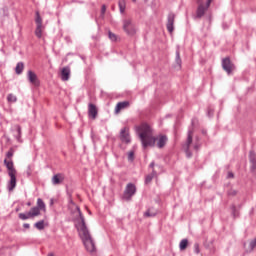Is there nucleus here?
<instances>
[{"label": "nucleus", "mask_w": 256, "mask_h": 256, "mask_svg": "<svg viewBox=\"0 0 256 256\" xmlns=\"http://www.w3.org/2000/svg\"><path fill=\"white\" fill-rule=\"evenodd\" d=\"M250 163L252 164V169H256V154L253 151H250L249 155Z\"/></svg>", "instance_id": "nucleus-20"}, {"label": "nucleus", "mask_w": 256, "mask_h": 256, "mask_svg": "<svg viewBox=\"0 0 256 256\" xmlns=\"http://www.w3.org/2000/svg\"><path fill=\"white\" fill-rule=\"evenodd\" d=\"M108 37L110 39V41H117V35H115V33L109 31L108 32Z\"/></svg>", "instance_id": "nucleus-30"}, {"label": "nucleus", "mask_w": 256, "mask_h": 256, "mask_svg": "<svg viewBox=\"0 0 256 256\" xmlns=\"http://www.w3.org/2000/svg\"><path fill=\"white\" fill-rule=\"evenodd\" d=\"M192 143H193V126L189 127L186 142L182 145V148L185 151L186 157L188 159H191V157H193V153L190 150Z\"/></svg>", "instance_id": "nucleus-4"}, {"label": "nucleus", "mask_w": 256, "mask_h": 256, "mask_svg": "<svg viewBox=\"0 0 256 256\" xmlns=\"http://www.w3.org/2000/svg\"><path fill=\"white\" fill-rule=\"evenodd\" d=\"M228 195L230 197H235V195H237V190H234V189L229 190Z\"/></svg>", "instance_id": "nucleus-36"}, {"label": "nucleus", "mask_w": 256, "mask_h": 256, "mask_svg": "<svg viewBox=\"0 0 256 256\" xmlns=\"http://www.w3.org/2000/svg\"><path fill=\"white\" fill-rule=\"evenodd\" d=\"M25 69V64L23 62H18L15 68L16 75H21Z\"/></svg>", "instance_id": "nucleus-19"}, {"label": "nucleus", "mask_w": 256, "mask_h": 256, "mask_svg": "<svg viewBox=\"0 0 256 256\" xmlns=\"http://www.w3.org/2000/svg\"><path fill=\"white\" fill-rule=\"evenodd\" d=\"M231 209L233 217H239V213H237V208L235 207V205H233Z\"/></svg>", "instance_id": "nucleus-33"}, {"label": "nucleus", "mask_w": 256, "mask_h": 256, "mask_svg": "<svg viewBox=\"0 0 256 256\" xmlns=\"http://www.w3.org/2000/svg\"><path fill=\"white\" fill-rule=\"evenodd\" d=\"M194 252L197 253V254L200 253L199 244L198 243L194 244Z\"/></svg>", "instance_id": "nucleus-37"}, {"label": "nucleus", "mask_w": 256, "mask_h": 256, "mask_svg": "<svg viewBox=\"0 0 256 256\" xmlns=\"http://www.w3.org/2000/svg\"><path fill=\"white\" fill-rule=\"evenodd\" d=\"M24 229H29L31 225L29 223H24L23 224Z\"/></svg>", "instance_id": "nucleus-41"}, {"label": "nucleus", "mask_w": 256, "mask_h": 256, "mask_svg": "<svg viewBox=\"0 0 256 256\" xmlns=\"http://www.w3.org/2000/svg\"><path fill=\"white\" fill-rule=\"evenodd\" d=\"M99 113V110L97 109V106L93 103L88 104V117L90 119H97V115Z\"/></svg>", "instance_id": "nucleus-12"}, {"label": "nucleus", "mask_w": 256, "mask_h": 256, "mask_svg": "<svg viewBox=\"0 0 256 256\" xmlns=\"http://www.w3.org/2000/svg\"><path fill=\"white\" fill-rule=\"evenodd\" d=\"M135 193H137V186L133 183H128L125 187L122 199H124V201H131Z\"/></svg>", "instance_id": "nucleus-6"}, {"label": "nucleus", "mask_w": 256, "mask_h": 256, "mask_svg": "<svg viewBox=\"0 0 256 256\" xmlns=\"http://www.w3.org/2000/svg\"><path fill=\"white\" fill-rule=\"evenodd\" d=\"M150 167L153 169L155 167V162H151Z\"/></svg>", "instance_id": "nucleus-42"}, {"label": "nucleus", "mask_w": 256, "mask_h": 256, "mask_svg": "<svg viewBox=\"0 0 256 256\" xmlns=\"http://www.w3.org/2000/svg\"><path fill=\"white\" fill-rule=\"evenodd\" d=\"M27 79L32 85L39 87V78H37V74H35V72L29 70L27 73Z\"/></svg>", "instance_id": "nucleus-13"}, {"label": "nucleus", "mask_w": 256, "mask_h": 256, "mask_svg": "<svg viewBox=\"0 0 256 256\" xmlns=\"http://www.w3.org/2000/svg\"><path fill=\"white\" fill-rule=\"evenodd\" d=\"M208 115H209V116L213 115V112L209 111V112H208Z\"/></svg>", "instance_id": "nucleus-43"}, {"label": "nucleus", "mask_w": 256, "mask_h": 256, "mask_svg": "<svg viewBox=\"0 0 256 256\" xmlns=\"http://www.w3.org/2000/svg\"><path fill=\"white\" fill-rule=\"evenodd\" d=\"M187 245H189V240H187V239L181 240V242L179 244L180 251H185V249H187Z\"/></svg>", "instance_id": "nucleus-26"}, {"label": "nucleus", "mask_w": 256, "mask_h": 256, "mask_svg": "<svg viewBox=\"0 0 256 256\" xmlns=\"http://www.w3.org/2000/svg\"><path fill=\"white\" fill-rule=\"evenodd\" d=\"M36 207H38V209L40 211H45L46 206H45V202H43V199H41V198L37 199V206Z\"/></svg>", "instance_id": "nucleus-25"}, {"label": "nucleus", "mask_w": 256, "mask_h": 256, "mask_svg": "<svg viewBox=\"0 0 256 256\" xmlns=\"http://www.w3.org/2000/svg\"><path fill=\"white\" fill-rule=\"evenodd\" d=\"M128 161H130V163H133L135 161V151L130 150L128 152Z\"/></svg>", "instance_id": "nucleus-27"}, {"label": "nucleus", "mask_w": 256, "mask_h": 256, "mask_svg": "<svg viewBox=\"0 0 256 256\" xmlns=\"http://www.w3.org/2000/svg\"><path fill=\"white\" fill-rule=\"evenodd\" d=\"M200 147H201V145H199L197 143L193 145V148L195 149V151H199Z\"/></svg>", "instance_id": "nucleus-39"}, {"label": "nucleus", "mask_w": 256, "mask_h": 256, "mask_svg": "<svg viewBox=\"0 0 256 256\" xmlns=\"http://www.w3.org/2000/svg\"><path fill=\"white\" fill-rule=\"evenodd\" d=\"M233 177H235L233 172H228L227 178L228 179H233Z\"/></svg>", "instance_id": "nucleus-40"}, {"label": "nucleus", "mask_w": 256, "mask_h": 256, "mask_svg": "<svg viewBox=\"0 0 256 256\" xmlns=\"http://www.w3.org/2000/svg\"><path fill=\"white\" fill-rule=\"evenodd\" d=\"M176 63L179 67H181V54L179 53V51H176Z\"/></svg>", "instance_id": "nucleus-31"}, {"label": "nucleus", "mask_w": 256, "mask_h": 256, "mask_svg": "<svg viewBox=\"0 0 256 256\" xmlns=\"http://www.w3.org/2000/svg\"><path fill=\"white\" fill-rule=\"evenodd\" d=\"M19 219H21L22 221H27V219H33L30 212H26V213H20L18 214Z\"/></svg>", "instance_id": "nucleus-24"}, {"label": "nucleus", "mask_w": 256, "mask_h": 256, "mask_svg": "<svg viewBox=\"0 0 256 256\" xmlns=\"http://www.w3.org/2000/svg\"><path fill=\"white\" fill-rule=\"evenodd\" d=\"M120 140L122 143H125L126 145H129L131 143V135L129 134V128L124 127L120 131Z\"/></svg>", "instance_id": "nucleus-11"}, {"label": "nucleus", "mask_w": 256, "mask_h": 256, "mask_svg": "<svg viewBox=\"0 0 256 256\" xmlns=\"http://www.w3.org/2000/svg\"><path fill=\"white\" fill-rule=\"evenodd\" d=\"M13 131H14V137L17 139V141L21 140V126L18 124L13 126Z\"/></svg>", "instance_id": "nucleus-17"}, {"label": "nucleus", "mask_w": 256, "mask_h": 256, "mask_svg": "<svg viewBox=\"0 0 256 256\" xmlns=\"http://www.w3.org/2000/svg\"><path fill=\"white\" fill-rule=\"evenodd\" d=\"M157 177V172L155 170L152 171L151 174L147 175L145 178L146 185H149L153 181V178Z\"/></svg>", "instance_id": "nucleus-21"}, {"label": "nucleus", "mask_w": 256, "mask_h": 256, "mask_svg": "<svg viewBox=\"0 0 256 256\" xmlns=\"http://www.w3.org/2000/svg\"><path fill=\"white\" fill-rule=\"evenodd\" d=\"M127 107H129V102H119L115 107V113H121V111H123V109H127Z\"/></svg>", "instance_id": "nucleus-16"}, {"label": "nucleus", "mask_w": 256, "mask_h": 256, "mask_svg": "<svg viewBox=\"0 0 256 256\" xmlns=\"http://www.w3.org/2000/svg\"><path fill=\"white\" fill-rule=\"evenodd\" d=\"M133 1V3H136L137 2V0H132Z\"/></svg>", "instance_id": "nucleus-45"}, {"label": "nucleus", "mask_w": 256, "mask_h": 256, "mask_svg": "<svg viewBox=\"0 0 256 256\" xmlns=\"http://www.w3.org/2000/svg\"><path fill=\"white\" fill-rule=\"evenodd\" d=\"M123 29L125 33L129 35V37H134V35H137V26H135L131 20L123 21Z\"/></svg>", "instance_id": "nucleus-8"}, {"label": "nucleus", "mask_w": 256, "mask_h": 256, "mask_svg": "<svg viewBox=\"0 0 256 256\" xmlns=\"http://www.w3.org/2000/svg\"><path fill=\"white\" fill-rule=\"evenodd\" d=\"M136 132L138 133L144 149H147V147H155V145L158 149H163V147H165L169 141L167 135L160 134L156 137L153 136V128L146 123L137 126Z\"/></svg>", "instance_id": "nucleus-1"}, {"label": "nucleus", "mask_w": 256, "mask_h": 256, "mask_svg": "<svg viewBox=\"0 0 256 256\" xmlns=\"http://www.w3.org/2000/svg\"><path fill=\"white\" fill-rule=\"evenodd\" d=\"M36 29H35V36L38 39H43V33L45 31V26L43 25V18H41V14H39V11L36 12Z\"/></svg>", "instance_id": "nucleus-5"}, {"label": "nucleus", "mask_w": 256, "mask_h": 256, "mask_svg": "<svg viewBox=\"0 0 256 256\" xmlns=\"http://www.w3.org/2000/svg\"><path fill=\"white\" fill-rule=\"evenodd\" d=\"M174 25H175V13L170 12L167 16V24H166L167 31L169 33H173V31H175Z\"/></svg>", "instance_id": "nucleus-10"}, {"label": "nucleus", "mask_w": 256, "mask_h": 256, "mask_svg": "<svg viewBox=\"0 0 256 256\" xmlns=\"http://www.w3.org/2000/svg\"><path fill=\"white\" fill-rule=\"evenodd\" d=\"M51 181H52V185H61V183L65 181V174L57 173L52 177Z\"/></svg>", "instance_id": "nucleus-14"}, {"label": "nucleus", "mask_w": 256, "mask_h": 256, "mask_svg": "<svg viewBox=\"0 0 256 256\" xmlns=\"http://www.w3.org/2000/svg\"><path fill=\"white\" fill-rule=\"evenodd\" d=\"M34 227L38 229V231H43L45 229V220H40L34 224Z\"/></svg>", "instance_id": "nucleus-22"}, {"label": "nucleus", "mask_w": 256, "mask_h": 256, "mask_svg": "<svg viewBox=\"0 0 256 256\" xmlns=\"http://www.w3.org/2000/svg\"><path fill=\"white\" fill-rule=\"evenodd\" d=\"M155 215H157V212H153V211H151V209H148V210L144 213V217H155Z\"/></svg>", "instance_id": "nucleus-29"}, {"label": "nucleus", "mask_w": 256, "mask_h": 256, "mask_svg": "<svg viewBox=\"0 0 256 256\" xmlns=\"http://www.w3.org/2000/svg\"><path fill=\"white\" fill-rule=\"evenodd\" d=\"M7 101L9 103H17V96L13 95V94H9L7 96Z\"/></svg>", "instance_id": "nucleus-28"}, {"label": "nucleus", "mask_w": 256, "mask_h": 256, "mask_svg": "<svg viewBox=\"0 0 256 256\" xmlns=\"http://www.w3.org/2000/svg\"><path fill=\"white\" fill-rule=\"evenodd\" d=\"M213 0H207L206 4H203V2L198 1V7L196 10V16L195 19H201L205 13H207V9H209V7H211V3Z\"/></svg>", "instance_id": "nucleus-7"}, {"label": "nucleus", "mask_w": 256, "mask_h": 256, "mask_svg": "<svg viewBox=\"0 0 256 256\" xmlns=\"http://www.w3.org/2000/svg\"><path fill=\"white\" fill-rule=\"evenodd\" d=\"M222 69L226 71L228 75H231L233 71H235V64L231 62V59L229 57L222 59Z\"/></svg>", "instance_id": "nucleus-9"}, {"label": "nucleus", "mask_w": 256, "mask_h": 256, "mask_svg": "<svg viewBox=\"0 0 256 256\" xmlns=\"http://www.w3.org/2000/svg\"><path fill=\"white\" fill-rule=\"evenodd\" d=\"M249 246H250V251H253V249L256 248V238L253 239V240L250 242Z\"/></svg>", "instance_id": "nucleus-34"}, {"label": "nucleus", "mask_w": 256, "mask_h": 256, "mask_svg": "<svg viewBox=\"0 0 256 256\" xmlns=\"http://www.w3.org/2000/svg\"><path fill=\"white\" fill-rule=\"evenodd\" d=\"M48 256H54V254L53 253H49Z\"/></svg>", "instance_id": "nucleus-44"}, {"label": "nucleus", "mask_w": 256, "mask_h": 256, "mask_svg": "<svg viewBox=\"0 0 256 256\" xmlns=\"http://www.w3.org/2000/svg\"><path fill=\"white\" fill-rule=\"evenodd\" d=\"M14 154L15 150L10 148L6 153V158L9 160L4 159V165L8 171V176L10 177V180L7 182V189L9 192L14 191L15 187H17V169H15V165L12 160Z\"/></svg>", "instance_id": "nucleus-3"}, {"label": "nucleus", "mask_w": 256, "mask_h": 256, "mask_svg": "<svg viewBox=\"0 0 256 256\" xmlns=\"http://www.w3.org/2000/svg\"><path fill=\"white\" fill-rule=\"evenodd\" d=\"M28 213H30V216H32L33 219L34 217H39V215H41V210L39 207L35 206L32 207Z\"/></svg>", "instance_id": "nucleus-18"}, {"label": "nucleus", "mask_w": 256, "mask_h": 256, "mask_svg": "<svg viewBox=\"0 0 256 256\" xmlns=\"http://www.w3.org/2000/svg\"><path fill=\"white\" fill-rule=\"evenodd\" d=\"M78 209L79 214V223L77 224V230L79 233L80 239H82L83 244L85 246V249L89 253H95V241H93V238L91 237V233H89V229L87 228V224L85 223V217L83 216V213H81V208Z\"/></svg>", "instance_id": "nucleus-2"}, {"label": "nucleus", "mask_w": 256, "mask_h": 256, "mask_svg": "<svg viewBox=\"0 0 256 256\" xmlns=\"http://www.w3.org/2000/svg\"><path fill=\"white\" fill-rule=\"evenodd\" d=\"M32 173H33V166L29 165L26 171L27 177H31Z\"/></svg>", "instance_id": "nucleus-32"}, {"label": "nucleus", "mask_w": 256, "mask_h": 256, "mask_svg": "<svg viewBox=\"0 0 256 256\" xmlns=\"http://www.w3.org/2000/svg\"><path fill=\"white\" fill-rule=\"evenodd\" d=\"M69 77H71V68L64 67L61 71L62 81H69Z\"/></svg>", "instance_id": "nucleus-15"}, {"label": "nucleus", "mask_w": 256, "mask_h": 256, "mask_svg": "<svg viewBox=\"0 0 256 256\" xmlns=\"http://www.w3.org/2000/svg\"><path fill=\"white\" fill-rule=\"evenodd\" d=\"M118 7H119V9H120V13H121V14L125 13V9H126V7H127V2H125V0H120V1L118 2Z\"/></svg>", "instance_id": "nucleus-23"}, {"label": "nucleus", "mask_w": 256, "mask_h": 256, "mask_svg": "<svg viewBox=\"0 0 256 256\" xmlns=\"http://www.w3.org/2000/svg\"><path fill=\"white\" fill-rule=\"evenodd\" d=\"M69 204L70 205H74L75 206V208H76V213H77V215H78V217H79V206H77V205H75V202H73V199H71V198H69ZM78 208V209H77Z\"/></svg>", "instance_id": "nucleus-35"}, {"label": "nucleus", "mask_w": 256, "mask_h": 256, "mask_svg": "<svg viewBox=\"0 0 256 256\" xmlns=\"http://www.w3.org/2000/svg\"><path fill=\"white\" fill-rule=\"evenodd\" d=\"M107 11V6H105V5H102V7H101V14L102 15H105V12Z\"/></svg>", "instance_id": "nucleus-38"}]
</instances>
